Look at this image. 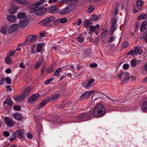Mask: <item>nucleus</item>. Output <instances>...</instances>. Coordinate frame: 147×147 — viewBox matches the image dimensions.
Wrapping results in <instances>:
<instances>
[{"instance_id": "de8ad7c7", "label": "nucleus", "mask_w": 147, "mask_h": 147, "mask_svg": "<svg viewBox=\"0 0 147 147\" xmlns=\"http://www.w3.org/2000/svg\"><path fill=\"white\" fill-rule=\"evenodd\" d=\"M13 108L15 110L19 111L21 109V106L20 105H16L13 107Z\"/></svg>"}, {"instance_id": "bf43d9fd", "label": "nucleus", "mask_w": 147, "mask_h": 147, "mask_svg": "<svg viewBox=\"0 0 147 147\" xmlns=\"http://www.w3.org/2000/svg\"><path fill=\"white\" fill-rule=\"evenodd\" d=\"M3 135L5 137H7L9 135V133L6 131H4L3 133Z\"/></svg>"}, {"instance_id": "69168bd1", "label": "nucleus", "mask_w": 147, "mask_h": 147, "mask_svg": "<svg viewBox=\"0 0 147 147\" xmlns=\"http://www.w3.org/2000/svg\"><path fill=\"white\" fill-rule=\"evenodd\" d=\"M99 41V37H97L96 38L94 41V43L95 44H97Z\"/></svg>"}, {"instance_id": "79ce46f5", "label": "nucleus", "mask_w": 147, "mask_h": 147, "mask_svg": "<svg viewBox=\"0 0 147 147\" xmlns=\"http://www.w3.org/2000/svg\"><path fill=\"white\" fill-rule=\"evenodd\" d=\"M61 70V68H59L57 69L54 74V75L58 76L60 73Z\"/></svg>"}, {"instance_id": "f704fd0d", "label": "nucleus", "mask_w": 147, "mask_h": 147, "mask_svg": "<svg viewBox=\"0 0 147 147\" xmlns=\"http://www.w3.org/2000/svg\"><path fill=\"white\" fill-rule=\"evenodd\" d=\"M141 19L142 20L147 19V14H144V15H140L138 16V20H139Z\"/></svg>"}, {"instance_id": "f8f14e48", "label": "nucleus", "mask_w": 147, "mask_h": 147, "mask_svg": "<svg viewBox=\"0 0 147 147\" xmlns=\"http://www.w3.org/2000/svg\"><path fill=\"white\" fill-rule=\"evenodd\" d=\"M47 11L46 8L43 7L40 8L38 7L36 10L35 14L36 15L41 16L44 15Z\"/></svg>"}, {"instance_id": "6e6552de", "label": "nucleus", "mask_w": 147, "mask_h": 147, "mask_svg": "<svg viewBox=\"0 0 147 147\" xmlns=\"http://www.w3.org/2000/svg\"><path fill=\"white\" fill-rule=\"evenodd\" d=\"M73 10V7L71 5H69L61 10L59 11V13L61 14H65L70 13Z\"/></svg>"}, {"instance_id": "c03bdc74", "label": "nucleus", "mask_w": 147, "mask_h": 147, "mask_svg": "<svg viewBox=\"0 0 147 147\" xmlns=\"http://www.w3.org/2000/svg\"><path fill=\"white\" fill-rule=\"evenodd\" d=\"M16 52V51H10L7 53L8 56L11 57Z\"/></svg>"}, {"instance_id": "3c124183", "label": "nucleus", "mask_w": 147, "mask_h": 147, "mask_svg": "<svg viewBox=\"0 0 147 147\" xmlns=\"http://www.w3.org/2000/svg\"><path fill=\"white\" fill-rule=\"evenodd\" d=\"M4 81H5L7 84H10L11 83V80L9 78H7L6 79H4Z\"/></svg>"}, {"instance_id": "ea45409f", "label": "nucleus", "mask_w": 147, "mask_h": 147, "mask_svg": "<svg viewBox=\"0 0 147 147\" xmlns=\"http://www.w3.org/2000/svg\"><path fill=\"white\" fill-rule=\"evenodd\" d=\"M136 59H133L131 60L130 63V65L132 67H135L136 66Z\"/></svg>"}, {"instance_id": "c9c22d12", "label": "nucleus", "mask_w": 147, "mask_h": 147, "mask_svg": "<svg viewBox=\"0 0 147 147\" xmlns=\"http://www.w3.org/2000/svg\"><path fill=\"white\" fill-rule=\"evenodd\" d=\"M25 16V14L24 13H20L18 14L17 17L19 19H21L24 18Z\"/></svg>"}, {"instance_id": "c85d7f7f", "label": "nucleus", "mask_w": 147, "mask_h": 147, "mask_svg": "<svg viewBox=\"0 0 147 147\" xmlns=\"http://www.w3.org/2000/svg\"><path fill=\"white\" fill-rule=\"evenodd\" d=\"M84 36L83 35L80 34L78 37H76V38L77 40L79 42H82L84 40Z\"/></svg>"}, {"instance_id": "7c9ffc66", "label": "nucleus", "mask_w": 147, "mask_h": 147, "mask_svg": "<svg viewBox=\"0 0 147 147\" xmlns=\"http://www.w3.org/2000/svg\"><path fill=\"white\" fill-rule=\"evenodd\" d=\"M43 46V44L39 43L38 44L36 47V50L37 53H38L42 51V49Z\"/></svg>"}, {"instance_id": "052dcab7", "label": "nucleus", "mask_w": 147, "mask_h": 147, "mask_svg": "<svg viewBox=\"0 0 147 147\" xmlns=\"http://www.w3.org/2000/svg\"><path fill=\"white\" fill-rule=\"evenodd\" d=\"M53 70L52 67L49 68L47 69V71L48 73H50L52 72L53 71Z\"/></svg>"}, {"instance_id": "6ab92c4d", "label": "nucleus", "mask_w": 147, "mask_h": 147, "mask_svg": "<svg viewBox=\"0 0 147 147\" xmlns=\"http://www.w3.org/2000/svg\"><path fill=\"white\" fill-rule=\"evenodd\" d=\"M58 9V8L55 6H52L49 9V11L52 13H56Z\"/></svg>"}, {"instance_id": "c756f323", "label": "nucleus", "mask_w": 147, "mask_h": 147, "mask_svg": "<svg viewBox=\"0 0 147 147\" xmlns=\"http://www.w3.org/2000/svg\"><path fill=\"white\" fill-rule=\"evenodd\" d=\"M67 21V20L66 18H63L59 19L57 20H56L54 22L59 23V22L61 23H66Z\"/></svg>"}, {"instance_id": "6e6d98bb", "label": "nucleus", "mask_w": 147, "mask_h": 147, "mask_svg": "<svg viewBox=\"0 0 147 147\" xmlns=\"http://www.w3.org/2000/svg\"><path fill=\"white\" fill-rule=\"evenodd\" d=\"M129 79V77H126L125 78H124L122 80V83L123 84L125 83H126L128 81Z\"/></svg>"}, {"instance_id": "aec40b11", "label": "nucleus", "mask_w": 147, "mask_h": 147, "mask_svg": "<svg viewBox=\"0 0 147 147\" xmlns=\"http://www.w3.org/2000/svg\"><path fill=\"white\" fill-rule=\"evenodd\" d=\"M43 62V58L39 59L35 65L34 69H38L42 64Z\"/></svg>"}, {"instance_id": "9b49d317", "label": "nucleus", "mask_w": 147, "mask_h": 147, "mask_svg": "<svg viewBox=\"0 0 147 147\" xmlns=\"http://www.w3.org/2000/svg\"><path fill=\"white\" fill-rule=\"evenodd\" d=\"M4 120L5 124L9 127H11L14 124L13 120L9 117H5Z\"/></svg>"}, {"instance_id": "39448f33", "label": "nucleus", "mask_w": 147, "mask_h": 147, "mask_svg": "<svg viewBox=\"0 0 147 147\" xmlns=\"http://www.w3.org/2000/svg\"><path fill=\"white\" fill-rule=\"evenodd\" d=\"M95 80L94 79H91L87 80L86 82H83L82 86L86 89H88L92 87L94 85V82Z\"/></svg>"}, {"instance_id": "37998d69", "label": "nucleus", "mask_w": 147, "mask_h": 147, "mask_svg": "<svg viewBox=\"0 0 147 147\" xmlns=\"http://www.w3.org/2000/svg\"><path fill=\"white\" fill-rule=\"evenodd\" d=\"M67 104V102H63L60 105H59V107L60 109L64 108Z\"/></svg>"}, {"instance_id": "4c0bfd02", "label": "nucleus", "mask_w": 147, "mask_h": 147, "mask_svg": "<svg viewBox=\"0 0 147 147\" xmlns=\"http://www.w3.org/2000/svg\"><path fill=\"white\" fill-rule=\"evenodd\" d=\"M36 47V45L34 44H33L31 46V54H34L35 53V48Z\"/></svg>"}, {"instance_id": "a211bd4d", "label": "nucleus", "mask_w": 147, "mask_h": 147, "mask_svg": "<svg viewBox=\"0 0 147 147\" xmlns=\"http://www.w3.org/2000/svg\"><path fill=\"white\" fill-rule=\"evenodd\" d=\"M60 96V95L59 94H56L52 95L47 98L49 101L51 100L56 99L59 98Z\"/></svg>"}, {"instance_id": "ddd939ff", "label": "nucleus", "mask_w": 147, "mask_h": 147, "mask_svg": "<svg viewBox=\"0 0 147 147\" xmlns=\"http://www.w3.org/2000/svg\"><path fill=\"white\" fill-rule=\"evenodd\" d=\"M24 132V129L18 130L13 133V135L16 137H22L23 138L24 137L23 135Z\"/></svg>"}, {"instance_id": "4be33fe9", "label": "nucleus", "mask_w": 147, "mask_h": 147, "mask_svg": "<svg viewBox=\"0 0 147 147\" xmlns=\"http://www.w3.org/2000/svg\"><path fill=\"white\" fill-rule=\"evenodd\" d=\"M147 24V21L146 20L143 21L141 26L140 31L143 32L144 30H146V26Z\"/></svg>"}, {"instance_id": "e2e57ef3", "label": "nucleus", "mask_w": 147, "mask_h": 147, "mask_svg": "<svg viewBox=\"0 0 147 147\" xmlns=\"http://www.w3.org/2000/svg\"><path fill=\"white\" fill-rule=\"evenodd\" d=\"M129 65L127 63L125 64L123 66V68L125 69H127L129 67Z\"/></svg>"}, {"instance_id": "338daca9", "label": "nucleus", "mask_w": 147, "mask_h": 147, "mask_svg": "<svg viewBox=\"0 0 147 147\" xmlns=\"http://www.w3.org/2000/svg\"><path fill=\"white\" fill-rule=\"evenodd\" d=\"M121 103V101H119L118 100H117L115 101L114 103L116 105H120Z\"/></svg>"}, {"instance_id": "a18cd8bd", "label": "nucleus", "mask_w": 147, "mask_h": 147, "mask_svg": "<svg viewBox=\"0 0 147 147\" xmlns=\"http://www.w3.org/2000/svg\"><path fill=\"white\" fill-rule=\"evenodd\" d=\"M16 2L18 3L24 4H26V2L25 0H17Z\"/></svg>"}, {"instance_id": "393cba45", "label": "nucleus", "mask_w": 147, "mask_h": 147, "mask_svg": "<svg viewBox=\"0 0 147 147\" xmlns=\"http://www.w3.org/2000/svg\"><path fill=\"white\" fill-rule=\"evenodd\" d=\"M7 19L9 21L13 22L16 21L17 18L14 16H7Z\"/></svg>"}, {"instance_id": "b1692460", "label": "nucleus", "mask_w": 147, "mask_h": 147, "mask_svg": "<svg viewBox=\"0 0 147 147\" xmlns=\"http://www.w3.org/2000/svg\"><path fill=\"white\" fill-rule=\"evenodd\" d=\"M140 40L143 39L146 41V43H147V31H146L140 36Z\"/></svg>"}, {"instance_id": "dca6fc26", "label": "nucleus", "mask_w": 147, "mask_h": 147, "mask_svg": "<svg viewBox=\"0 0 147 147\" xmlns=\"http://www.w3.org/2000/svg\"><path fill=\"white\" fill-rule=\"evenodd\" d=\"M28 21L27 20H23L19 23V26L20 28H24L28 23Z\"/></svg>"}, {"instance_id": "cd10ccee", "label": "nucleus", "mask_w": 147, "mask_h": 147, "mask_svg": "<svg viewBox=\"0 0 147 147\" xmlns=\"http://www.w3.org/2000/svg\"><path fill=\"white\" fill-rule=\"evenodd\" d=\"M8 28L7 25L3 26L1 28L0 31L1 32L4 34H5L7 32Z\"/></svg>"}, {"instance_id": "864d4df0", "label": "nucleus", "mask_w": 147, "mask_h": 147, "mask_svg": "<svg viewBox=\"0 0 147 147\" xmlns=\"http://www.w3.org/2000/svg\"><path fill=\"white\" fill-rule=\"evenodd\" d=\"M115 38L114 36H112L111 37H110L109 40L108 41V43H110L111 42H112L114 41L115 40Z\"/></svg>"}, {"instance_id": "a878e982", "label": "nucleus", "mask_w": 147, "mask_h": 147, "mask_svg": "<svg viewBox=\"0 0 147 147\" xmlns=\"http://www.w3.org/2000/svg\"><path fill=\"white\" fill-rule=\"evenodd\" d=\"M4 104H7L8 105L11 106L12 104V102L11 98H7L5 101L4 102Z\"/></svg>"}, {"instance_id": "680f3d73", "label": "nucleus", "mask_w": 147, "mask_h": 147, "mask_svg": "<svg viewBox=\"0 0 147 147\" xmlns=\"http://www.w3.org/2000/svg\"><path fill=\"white\" fill-rule=\"evenodd\" d=\"M7 90L8 91L11 92L12 91V90L10 88V85H8L6 87Z\"/></svg>"}, {"instance_id": "09e8293b", "label": "nucleus", "mask_w": 147, "mask_h": 147, "mask_svg": "<svg viewBox=\"0 0 147 147\" xmlns=\"http://www.w3.org/2000/svg\"><path fill=\"white\" fill-rule=\"evenodd\" d=\"M38 8V7H34L31 8L30 10V12L31 13H34L35 12H36V10Z\"/></svg>"}, {"instance_id": "f257e3e1", "label": "nucleus", "mask_w": 147, "mask_h": 147, "mask_svg": "<svg viewBox=\"0 0 147 147\" xmlns=\"http://www.w3.org/2000/svg\"><path fill=\"white\" fill-rule=\"evenodd\" d=\"M105 109L101 104H98L93 109L92 114L96 117H98L104 115Z\"/></svg>"}, {"instance_id": "8fccbe9b", "label": "nucleus", "mask_w": 147, "mask_h": 147, "mask_svg": "<svg viewBox=\"0 0 147 147\" xmlns=\"http://www.w3.org/2000/svg\"><path fill=\"white\" fill-rule=\"evenodd\" d=\"M108 30H104L103 32L102 33L101 37H104L106 36L107 34Z\"/></svg>"}, {"instance_id": "774afa93", "label": "nucleus", "mask_w": 147, "mask_h": 147, "mask_svg": "<svg viewBox=\"0 0 147 147\" xmlns=\"http://www.w3.org/2000/svg\"><path fill=\"white\" fill-rule=\"evenodd\" d=\"M19 67L22 68H24L25 67V66L24 65L23 63H20L19 65Z\"/></svg>"}, {"instance_id": "4d7b16f0", "label": "nucleus", "mask_w": 147, "mask_h": 147, "mask_svg": "<svg viewBox=\"0 0 147 147\" xmlns=\"http://www.w3.org/2000/svg\"><path fill=\"white\" fill-rule=\"evenodd\" d=\"M128 43L127 42H125L123 44V47L125 48L127 47L128 46Z\"/></svg>"}, {"instance_id": "1a4fd4ad", "label": "nucleus", "mask_w": 147, "mask_h": 147, "mask_svg": "<svg viewBox=\"0 0 147 147\" xmlns=\"http://www.w3.org/2000/svg\"><path fill=\"white\" fill-rule=\"evenodd\" d=\"M94 92V91L92 90L85 92L80 96V99L83 100L88 98Z\"/></svg>"}, {"instance_id": "13d9d810", "label": "nucleus", "mask_w": 147, "mask_h": 147, "mask_svg": "<svg viewBox=\"0 0 147 147\" xmlns=\"http://www.w3.org/2000/svg\"><path fill=\"white\" fill-rule=\"evenodd\" d=\"M89 66L91 67H97V65L96 63H93L91 64Z\"/></svg>"}, {"instance_id": "f03ea898", "label": "nucleus", "mask_w": 147, "mask_h": 147, "mask_svg": "<svg viewBox=\"0 0 147 147\" xmlns=\"http://www.w3.org/2000/svg\"><path fill=\"white\" fill-rule=\"evenodd\" d=\"M91 112L90 111L81 114L77 115H75L74 119V122H79L82 120L87 121L91 118Z\"/></svg>"}, {"instance_id": "bb28decb", "label": "nucleus", "mask_w": 147, "mask_h": 147, "mask_svg": "<svg viewBox=\"0 0 147 147\" xmlns=\"http://www.w3.org/2000/svg\"><path fill=\"white\" fill-rule=\"evenodd\" d=\"M47 1V0H40L35 3V5L39 6L45 4Z\"/></svg>"}, {"instance_id": "e433bc0d", "label": "nucleus", "mask_w": 147, "mask_h": 147, "mask_svg": "<svg viewBox=\"0 0 147 147\" xmlns=\"http://www.w3.org/2000/svg\"><path fill=\"white\" fill-rule=\"evenodd\" d=\"M99 18L98 16L94 14L92 15L91 18V20L92 21H96L98 20Z\"/></svg>"}, {"instance_id": "5fc2aeb1", "label": "nucleus", "mask_w": 147, "mask_h": 147, "mask_svg": "<svg viewBox=\"0 0 147 147\" xmlns=\"http://www.w3.org/2000/svg\"><path fill=\"white\" fill-rule=\"evenodd\" d=\"M46 32L45 31H42L40 32V36L41 37H42L45 36L46 34Z\"/></svg>"}, {"instance_id": "f3484780", "label": "nucleus", "mask_w": 147, "mask_h": 147, "mask_svg": "<svg viewBox=\"0 0 147 147\" xmlns=\"http://www.w3.org/2000/svg\"><path fill=\"white\" fill-rule=\"evenodd\" d=\"M12 115L13 118L18 120H20L22 118L21 115L18 113H13Z\"/></svg>"}, {"instance_id": "a19ab883", "label": "nucleus", "mask_w": 147, "mask_h": 147, "mask_svg": "<svg viewBox=\"0 0 147 147\" xmlns=\"http://www.w3.org/2000/svg\"><path fill=\"white\" fill-rule=\"evenodd\" d=\"M5 61L7 64H10L11 62V59L9 56H7L5 59Z\"/></svg>"}, {"instance_id": "9d476101", "label": "nucleus", "mask_w": 147, "mask_h": 147, "mask_svg": "<svg viewBox=\"0 0 147 147\" xmlns=\"http://www.w3.org/2000/svg\"><path fill=\"white\" fill-rule=\"evenodd\" d=\"M39 96V95L38 94L32 95L30 96L28 99V102L30 104H34V102L36 101Z\"/></svg>"}, {"instance_id": "603ef678", "label": "nucleus", "mask_w": 147, "mask_h": 147, "mask_svg": "<svg viewBox=\"0 0 147 147\" xmlns=\"http://www.w3.org/2000/svg\"><path fill=\"white\" fill-rule=\"evenodd\" d=\"M123 77H129V73L127 72H125L122 73Z\"/></svg>"}, {"instance_id": "473e14b6", "label": "nucleus", "mask_w": 147, "mask_h": 147, "mask_svg": "<svg viewBox=\"0 0 147 147\" xmlns=\"http://www.w3.org/2000/svg\"><path fill=\"white\" fill-rule=\"evenodd\" d=\"M142 110L146 112L147 111V102L144 101L143 102L142 105Z\"/></svg>"}, {"instance_id": "412c9836", "label": "nucleus", "mask_w": 147, "mask_h": 147, "mask_svg": "<svg viewBox=\"0 0 147 147\" xmlns=\"http://www.w3.org/2000/svg\"><path fill=\"white\" fill-rule=\"evenodd\" d=\"M144 5V3L142 1L140 0H138L136 1V7L137 8L141 10L142 8V6Z\"/></svg>"}, {"instance_id": "20e7f679", "label": "nucleus", "mask_w": 147, "mask_h": 147, "mask_svg": "<svg viewBox=\"0 0 147 147\" xmlns=\"http://www.w3.org/2000/svg\"><path fill=\"white\" fill-rule=\"evenodd\" d=\"M54 19L55 18L53 16L50 17L41 21L39 22V24L45 26H51V25L50 23L52 22L54 20Z\"/></svg>"}, {"instance_id": "72a5a7b5", "label": "nucleus", "mask_w": 147, "mask_h": 147, "mask_svg": "<svg viewBox=\"0 0 147 147\" xmlns=\"http://www.w3.org/2000/svg\"><path fill=\"white\" fill-rule=\"evenodd\" d=\"M91 24L92 22L90 20H87L84 23V25L86 27H90Z\"/></svg>"}, {"instance_id": "0eeeda50", "label": "nucleus", "mask_w": 147, "mask_h": 147, "mask_svg": "<svg viewBox=\"0 0 147 147\" xmlns=\"http://www.w3.org/2000/svg\"><path fill=\"white\" fill-rule=\"evenodd\" d=\"M142 49L141 47H136L134 50L130 51L128 53L130 55H141L142 53Z\"/></svg>"}, {"instance_id": "4468645a", "label": "nucleus", "mask_w": 147, "mask_h": 147, "mask_svg": "<svg viewBox=\"0 0 147 147\" xmlns=\"http://www.w3.org/2000/svg\"><path fill=\"white\" fill-rule=\"evenodd\" d=\"M49 102L48 98H46L43 100L42 102H40L37 106V109H40L42 108L43 107L45 106Z\"/></svg>"}, {"instance_id": "0e129e2a", "label": "nucleus", "mask_w": 147, "mask_h": 147, "mask_svg": "<svg viewBox=\"0 0 147 147\" xmlns=\"http://www.w3.org/2000/svg\"><path fill=\"white\" fill-rule=\"evenodd\" d=\"M117 20L115 19H113L111 21V23L112 25H115V24L117 22Z\"/></svg>"}, {"instance_id": "2f4dec72", "label": "nucleus", "mask_w": 147, "mask_h": 147, "mask_svg": "<svg viewBox=\"0 0 147 147\" xmlns=\"http://www.w3.org/2000/svg\"><path fill=\"white\" fill-rule=\"evenodd\" d=\"M18 9V8L16 6V7H14V8H12L9 9V13L10 14H13L17 12Z\"/></svg>"}, {"instance_id": "5701e85b", "label": "nucleus", "mask_w": 147, "mask_h": 147, "mask_svg": "<svg viewBox=\"0 0 147 147\" xmlns=\"http://www.w3.org/2000/svg\"><path fill=\"white\" fill-rule=\"evenodd\" d=\"M99 27V25L98 24L95 26H91L90 27V30L91 32L97 31L98 30Z\"/></svg>"}, {"instance_id": "423d86ee", "label": "nucleus", "mask_w": 147, "mask_h": 147, "mask_svg": "<svg viewBox=\"0 0 147 147\" xmlns=\"http://www.w3.org/2000/svg\"><path fill=\"white\" fill-rule=\"evenodd\" d=\"M37 38V36L34 35H29L27 37V39L25 41L26 44L29 45L31 43L35 42Z\"/></svg>"}, {"instance_id": "49530a36", "label": "nucleus", "mask_w": 147, "mask_h": 147, "mask_svg": "<svg viewBox=\"0 0 147 147\" xmlns=\"http://www.w3.org/2000/svg\"><path fill=\"white\" fill-rule=\"evenodd\" d=\"M94 10V7L92 6H90L89 7L87 12L90 13Z\"/></svg>"}, {"instance_id": "58836bf2", "label": "nucleus", "mask_w": 147, "mask_h": 147, "mask_svg": "<svg viewBox=\"0 0 147 147\" xmlns=\"http://www.w3.org/2000/svg\"><path fill=\"white\" fill-rule=\"evenodd\" d=\"M116 26L115 25H112L111 26L109 31L111 34H113L116 29Z\"/></svg>"}, {"instance_id": "7ed1b4c3", "label": "nucleus", "mask_w": 147, "mask_h": 147, "mask_svg": "<svg viewBox=\"0 0 147 147\" xmlns=\"http://www.w3.org/2000/svg\"><path fill=\"white\" fill-rule=\"evenodd\" d=\"M31 89L29 87H26L20 95L16 96L14 100L16 101H20L26 98L30 93Z\"/></svg>"}, {"instance_id": "2eb2a0df", "label": "nucleus", "mask_w": 147, "mask_h": 147, "mask_svg": "<svg viewBox=\"0 0 147 147\" xmlns=\"http://www.w3.org/2000/svg\"><path fill=\"white\" fill-rule=\"evenodd\" d=\"M18 24H14L11 26L9 28L8 31L9 33H12L18 28Z\"/></svg>"}]
</instances>
